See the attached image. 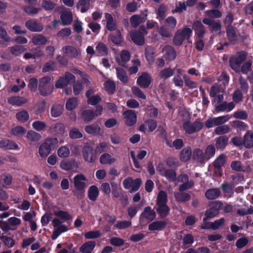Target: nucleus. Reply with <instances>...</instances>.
Segmentation results:
<instances>
[{"label": "nucleus", "instance_id": "f257e3e1", "mask_svg": "<svg viewBox=\"0 0 253 253\" xmlns=\"http://www.w3.org/2000/svg\"><path fill=\"white\" fill-rule=\"evenodd\" d=\"M75 190L73 194L78 199H82L84 196L87 179L83 174L75 175L73 178Z\"/></svg>", "mask_w": 253, "mask_h": 253}, {"label": "nucleus", "instance_id": "f03ea898", "mask_svg": "<svg viewBox=\"0 0 253 253\" xmlns=\"http://www.w3.org/2000/svg\"><path fill=\"white\" fill-rule=\"evenodd\" d=\"M192 34V30L189 27L177 30L173 38V43L176 46L181 45L184 40H188Z\"/></svg>", "mask_w": 253, "mask_h": 253}, {"label": "nucleus", "instance_id": "7ed1b4c3", "mask_svg": "<svg viewBox=\"0 0 253 253\" xmlns=\"http://www.w3.org/2000/svg\"><path fill=\"white\" fill-rule=\"evenodd\" d=\"M21 220L15 216L9 217L7 221L0 220V228L4 233L15 230L21 224Z\"/></svg>", "mask_w": 253, "mask_h": 253}, {"label": "nucleus", "instance_id": "20e7f679", "mask_svg": "<svg viewBox=\"0 0 253 253\" xmlns=\"http://www.w3.org/2000/svg\"><path fill=\"white\" fill-rule=\"evenodd\" d=\"M185 115V121L183 124V128L185 132L188 134H193L195 132L199 131L203 127L202 123L199 121H195L191 123L189 121V116L187 113Z\"/></svg>", "mask_w": 253, "mask_h": 253}, {"label": "nucleus", "instance_id": "39448f33", "mask_svg": "<svg viewBox=\"0 0 253 253\" xmlns=\"http://www.w3.org/2000/svg\"><path fill=\"white\" fill-rule=\"evenodd\" d=\"M56 138H50L45 140L39 146L38 152L41 157L46 158L51 152V147L58 143Z\"/></svg>", "mask_w": 253, "mask_h": 253}, {"label": "nucleus", "instance_id": "423d86ee", "mask_svg": "<svg viewBox=\"0 0 253 253\" xmlns=\"http://www.w3.org/2000/svg\"><path fill=\"white\" fill-rule=\"evenodd\" d=\"M53 227V233L51 236L52 240L57 239L62 233L68 230V227L62 223V221L57 218H54L52 221Z\"/></svg>", "mask_w": 253, "mask_h": 253}, {"label": "nucleus", "instance_id": "0eeeda50", "mask_svg": "<svg viewBox=\"0 0 253 253\" xmlns=\"http://www.w3.org/2000/svg\"><path fill=\"white\" fill-rule=\"evenodd\" d=\"M247 54L245 52H240L230 59V65L231 68L236 72H240L241 64L246 59Z\"/></svg>", "mask_w": 253, "mask_h": 253}, {"label": "nucleus", "instance_id": "6e6552de", "mask_svg": "<svg viewBox=\"0 0 253 253\" xmlns=\"http://www.w3.org/2000/svg\"><path fill=\"white\" fill-rule=\"evenodd\" d=\"M82 154L85 161L93 163L97 159L96 151L88 145H84L82 149Z\"/></svg>", "mask_w": 253, "mask_h": 253}, {"label": "nucleus", "instance_id": "1a4fd4ad", "mask_svg": "<svg viewBox=\"0 0 253 253\" xmlns=\"http://www.w3.org/2000/svg\"><path fill=\"white\" fill-rule=\"evenodd\" d=\"M231 119L229 115L221 116L215 118H210L205 122V126L208 128L224 124Z\"/></svg>", "mask_w": 253, "mask_h": 253}, {"label": "nucleus", "instance_id": "9d476101", "mask_svg": "<svg viewBox=\"0 0 253 253\" xmlns=\"http://www.w3.org/2000/svg\"><path fill=\"white\" fill-rule=\"evenodd\" d=\"M142 183V181L139 178H136L135 180L131 177H128L125 179L123 184L124 188L126 189L130 188V192L132 193L133 192L137 191L140 187Z\"/></svg>", "mask_w": 253, "mask_h": 253}, {"label": "nucleus", "instance_id": "9b49d317", "mask_svg": "<svg viewBox=\"0 0 253 253\" xmlns=\"http://www.w3.org/2000/svg\"><path fill=\"white\" fill-rule=\"evenodd\" d=\"M75 79V77L73 74L67 72L56 82L55 86L57 88H62L70 84Z\"/></svg>", "mask_w": 253, "mask_h": 253}, {"label": "nucleus", "instance_id": "f8f14e48", "mask_svg": "<svg viewBox=\"0 0 253 253\" xmlns=\"http://www.w3.org/2000/svg\"><path fill=\"white\" fill-rule=\"evenodd\" d=\"M176 180H177L178 182L183 183L182 184L180 185L179 187V190L181 192L190 189L194 185V183L192 181H189L188 176L186 174H182L179 175L177 178H176Z\"/></svg>", "mask_w": 253, "mask_h": 253}, {"label": "nucleus", "instance_id": "ddd939ff", "mask_svg": "<svg viewBox=\"0 0 253 253\" xmlns=\"http://www.w3.org/2000/svg\"><path fill=\"white\" fill-rule=\"evenodd\" d=\"M111 186L112 194L114 198H121V200H125L127 202V196H122V189L120 183L113 181L111 182Z\"/></svg>", "mask_w": 253, "mask_h": 253}, {"label": "nucleus", "instance_id": "4468645a", "mask_svg": "<svg viewBox=\"0 0 253 253\" xmlns=\"http://www.w3.org/2000/svg\"><path fill=\"white\" fill-rule=\"evenodd\" d=\"M84 130L87 133L92 135L102 136L104 135V131L97 124L86 125Z\"/></svg>", "mask_w": 253, "mask_h": 253}, {"label": "nucleus", "instance_id": "2eb2a0df", "mask_svg": "<svg viewBox=\"0 0 253 253\" xmlns=\"http://www.w3.org/2000/svg\"><path fill=\"white\" fill-rule=\"evenodd\" d=\"M157 170L160 172V174L166 177V178L170 182H174L176 180V174L175 171L172 169H166L162 167L159 166Z\"/></svg>", "mask_w": 253, "mask_h": 253}, {"label": "nucleus", "instance_id": "dca6fc26", "mask_svg": "<svg viewBox=\"0 0 253 253\" xmlns=\"http://www.w3.org/2000/svg\"><path fill=\"white\" fill-rule=\"evenodd\" d=\"M96 91L93 88L88 89L85 93L88 103L92 105H95L99 103L101 98L99 95L95 94Z\"/></svg>", "mask_w": 253, "mask_h": 253}, {"label": "nucleus", "instance_id": "f3484780", "mask_svg": "<svg viewBox=\"0 0 253 253\" xmlns=\"http://www.w3.org/2000/svg\"><path fill=\"white\" fill-rule=\"evenodd\" d=\"M130 57V53L126 50H122L119 54L115 56L116 62L121 66H125Z\"/></svg>", "mask_w": 253, "mask_h": 253}, {"label": "nucleus", "instance_id": "a211bd4d", "mask_svg": "<svg viewBox=\"0 0 253 253\" xmlns=\"http://www.w3.org/2000/svg\"><path fill=\"white\" fill-rule=\"evenodd\" d=\"M25 27L33 32H40L43 29L42 24L33 19L27 21L25 22Z\"/></svg>", "mask_w": 253, "mask_h": 253}, {"label": "nucleus", "instance_id": "6ab92c4d", "mask_svg": "<svg viewBox=\"0 0 253 253\" xmlns=\"http://www.w3.org/2000/svg\"><path fill=\"white\" fill-rule=\"evenodd\" d=\"M123 116L125 123L128 126H132L136 122V115L135 111L128 110L124 112Z\"/></svg>", "mask_w": 253, "mask_h": 253}, {"label": "nucleus", "instance_id": "aec40b11", "mask_svg": "<svg viewBox=\"0 0 253 253\" xmlns=\"http://www.w3.org/2000/svg\"><path fill=\"white\" fill-rule=\"evenodd\" d=\"M62 49L64 54L72 58H76L81 54L80 49L72 45L65 46Z\"/></svg>", "mask_w": 253, "mask_h": 253}, {"label": "nucleus", "instance_id": "412c9836", "mask_svg": "<svg viewBox=\"0 0 253 253\" xmlns=\"http://www.w3.org/2000/svg\"><path fill=\"white\" fill-rule=\"evenodd\" d=\"M235 107L234 102H231L228 103L226 101H223L219 104H214L215 109L217 112H227L231 111Z\"/></svg>", "mask_w": 253, "mask_h": 253}, {"label": "nucleus", "instance_id": "4be33fe9", "mask_svg": "<svg viewBox=\"0 0 253 253\" xmlns=\"http://www.w3.org/2000/svg\"><path fill=\"white\" fill-rule=\"evenodd\" d=\"M53 213L54 215L62 221H68L72 219L71 215L67 211H61L57 208L53 209Z\"/></svg>", "mask_w": 253, "mask_h": 253}, {"label": "nucleus", "instance_id": "5701e85b", "mask_svg": "<svg viewBox=\"0 0 253 253\" xmlns=\"http://www.w3.org/2000/svg\"><path fill=\"white\" fill-rule=\"evenodd\" d=\"M156 217L155 211L150 207H147L144 208L143 211L141 213V219H145L148 222L153 220Z\"/></svg>", "mask_w": 253, "mask_h": 253}, {"label": "nucleus", "instance_id": "b1692460", "mask_svg": "<svg viewBox=\"0 0 253 253\" xmlns=\"http://www.w3.org/2000/svg\"><path fill=\"white\" fill-rule=\"evenodd\" d=\"M151 82L150 75L147 73H143L137 79V83L142 87H147Z\"/></svg>", "mask_w": 253, "mask_h": 253}, {"label": "nucleus", "instance_id": "393cba45", "mask_svg": "<svg viewBox=\"0 0 253 253\" xmlns=\"http://www.w3.org/2000/svg\"><path fill=\"white\" fill-rule=\"evenodd\" d=\"M162 52L165 58L169 60H174L176 56V52L174 48L170 46L167 45L164 47L162 49Z\"/></svg>", "mask_w": 253, "mask_h": 253}, {"label": "nucleus", "instance_id": "a878e982", "mask_svg": "<svg viewBox=\"0 0 253 253\" xmlns=\"http://www.w3.org/2000/svg\"><path fill=\"white\" fill-rule=\"evenodd\" d=\"M73 18L72 12L67 10H64L60 15L61 22L63 26L70 25L73 21Z\"/></svg>", "mask_w": 253, "mask_h": 253}, {"label": "nucleus", "instance_id": "bb28decb", "mask_svg": "<svg viewBox=\"0 0 253 253\" xmlns=\"http://www.w3.org/2000/svg\"><path fill=\"white\" fill-rule=\"evenodd\" d=\"M0 147L6 150H19L18 145L14 141L8 139L0 140Z\"/></svg>", "mask_w": 253, "mask_h": 253}, {"label": "nucleus", "instance_id": "cd10ccee", "mask_svg": "<svg viewBox=\"0 0 253 253\" xmlns=\"http://www.w3.org/2000/svg\"><path fill=\"white\" fill-rule=\"evenodd\" d=\"M96 245L94 241H89L83 244L79 250L82 253H91Z\"/></svg>", "mask_w": 253, "mask_h": 253}, {"label": "nucleus", "instance_id": "c85d7f7f", "mask_svg": "<svg viewBox=\"0 0 253 253\" xmlns=\"http://www.w3.org/2000/svg\"><path fill=\"white\" fill-rule=\"evenodd\" d=\"M192 28L194 29L196 35H197L199 38H202L206 33V30L202 23L199 21L195 22L193 24Z\"/></svg>", "mask_w": 253, "mask_h": 253}, {"label": "nucleus", "instance_id": "c756f323", "mask_svg": "<svg viewBox=\"0 0 253 253\" xmlns=\"http://www.w3.org/2000/svg\"><path fill=\"white\" fill-rule=\"evenodd\" d=\"M7 101L12 105L20 106L26 103L27 102V99L23 97L15 96L8 98Z\"/></svg>", "mask_w": 253, "mask_h": 253}, {"label": "nucleus", "instance_id": "7c9ffc66", "mask_svg": "<svg viewBox=\"0 0 253 253\" xmlns=\"http://www.w3.org/2000/svg\"><path fill=\"white\" fill-rule=\"evenodd\" d=\"M130 36L131 40L135 43L138 45H142L144 44V37L140 32L136 31H131L130 33Z\"/></svg>", "mask_w": 253, "mask_h": 253}, {"label": "nucleus", "instance_id": "2f4dec72", "mask_svg": "<svg viewBox=\"0 0 253 253\" xmlns=\"http://www.w3.org/2000/svg\"><path fill=\"white\" fill-rule=\"evenodd\" d=\"M116 161L117 159L108 153L103 154L99 158V162L102 165H111Z\"/></svg>", "mask_w": 253, "mask_h": 253}, {"label": "nucleus", "instance_id": "473e14b6", "mask_svg": "<svg viewBox=\"0 0 253 253\" xmlns=\"http://www.w3.org/2000/svg\"><path fill=\"white\" fill-rule=\"evenodd\" d=\"M26 138L30 144L39 141L42 138L41 135L33 130H29L26 134Z\"/></svg>", "mask_w": 253, "mask_h": 253}, {"label": "nucleus", "instance_id": "72a5a7b5", "mask_svg": "<svg viewBox=\"0 0 253 253\" xmlns=\"http://www.w3.org/2000/svg\"><path fill=\"white\" fill-rule=\"evenodd\" d=\"M105 17L106 20V28L109 31H114L117 29V26L116 22L114 21L112 15L108 13L105 14Z\"/></svg>", "mask_w": 253, "mask_h": 253}, {"label": "nucleus", "instance_id": "f704fd0d", "mask_svg": "<svg viewBox=\"0 0 253 253\" xmlns=\"http://www.w3.org/2000/svg\"><path fill=\"white\" fill-rule=\"evenodd\" d=\"M244 146L247 148L253 147V131H248L244 135Z\"/></svg>", "mask_w": 253, "mask_h": 253}, {"label": "nucleus", "instance_id": "c9c22d12", "mask_svg": "<svg viewBox=\"0 0 253 253\" xmlns=\"http://www.w3.org/2000/svg\"><path fill=\"white\" fill-rule=\"evenodd\" d=\"M225 221L223 218H221L218 220H216L212 222L208 223L204 226H202V229H209L211 228L213 230H215L218 228L220 226L222 225Z\"/></svg>", "mask_w": 253, "mask_h": 253}, {"label": "nucleus", "instance_id": "e433bc0d", "mask_svg": "<svg viewBox=\"0 0 253 253\" xmlns=\"http://www.w3.org/2000/svg\"><path fill=\"white\" fill-rule=\"evenodd\" d=\"M32 42L35 45L45 44L47 42V38L41 34L34 35L32 39Z\"/></svg>", "mask_w": 253, "mask_h": 253}, {"label": "nucleus", "instance_id": "4c0bfd02", "mask_svg": "<svg viewBox=\"0 0 253 253\" xmlns=\"http://www.w3.org/2000/svg\"><path fill=\"white\" fill-rule=\"evenodd\" d=\"M225 87H222L219 84H215L211 87L210 91V96L214 97L216 95L224 93L225 92Z\"/></svg>", "mask_w": 253, "mask_h": 253}, {"label": "nucleus", "instance_id": "58836bf2", "mask_svg": "<svg viewBox=\"0 0 253 253\" xmlns=\"http://www.w3.org/2000/svg\"><path fill=\"white\" fill-rule=\"evenodd\" d=\"M65 126L61 123L52 125L49 128V131L54 134H63L65 132Z\"/></svg>", "mask_w": 253, "mask_h": 253}, {"label": "nucleus", "instance_id": "ea45409f", "mask_svg": "<svg viewBox=\"0 0 253 253\" xmlns=\"http://www.w3.org/2000/svg\"><path fill=\"white\" fill-rule=\"evenodd\" d=\"M220 195V191L218 188H211L206 191L205 196L208 200H214Z\"/></svg>", "mask_w": 253, "mask_h": 253}, {"label": "nucleus", "instance_id": "a19ab883", "mask_svg": "<svg viewBox=\"0 0 253 253\" xmlns=\"http://www.w3.org/2000/svg\"><path fill=\"white\" fill-rule=\"evenodd\" d=\"M193 158L200 163H203L207 160L205 154H204L202 150L198 148L194 150Z\"/></svg>", "mask_w": 253, "mask_h": 253}, {"label": "nucleus", "instance_id": "79ce46f5", "mask_svg": "<svg viewBox=\"0 0 253 253\" xmlns=\"http://www.w3.org/2000/svg\"><path fill=\"white\" fill-rule=\"evenodd\" d=\"M226 35L229 41L234 43L237 39L235 29L233 26L226 27Z\"/></svg>", "mask_w": 253, "mask_h": 253}, {"label": "nucleus", "instance_id": "37998d69", "mask_svg": "<svg viewBox=\"0 0 253 253\" xmlns=\"http://www.w3.org/2000/svg\"><path fill=\"white\" fill-rule=\"evenodd\" d=\"M64 110L63 105L58 104H54L51 108V115L54 118L60 116Z\"/></svg>", "mask_w": 253, "mask_h": 253}, {"label": "nucleus", "instance_id": "c03bdc74", "mask_svg": "<svg viewBox=\"0 0 253 253\" xmlns=\"http://www.w3.org/2000/svg\"><path fill=\"white\" fill-rule=\"evenodd\" d=\"M99 195V190L97 186L92 185L89 187L88 189V197L89 199L92 201L96 200Z\"/></svg>", "mask_w": 253, "mask_h": 253}, {"label": "nucleus", "instance_id": "a18cd8bd", "mask_svg": "<svg viewBox=\"0 0 253 253\" xmlns=\"http://www.w3.org/2000/svg\"><path fill=\"white\" fill-rule=\"evenodd\" d=\"M156 211L161 218L166 217L169 212V208L167 205H157Z\"/></svg>", "mask_w": 253, "mask_h": 253}, {"label": "nucleus", "instance_id": "49530a36", "mask_svg": "<svg viewBox=\"0 0 253 253\" xmlns=\"http://www.w3.org/2000/svg\"><path fill=\"white\" fill-rule=\"evenodd\" d=\"M166 223L163 221H156L153 222L149 225V230L150 231L161 230L165 227Z\"/></svg>", "mask_w": 253, "mask_h": 253}, {"label": "nucleus", "instance_id": "de8ad7c7", "mask_svg": "<svg viewBox=\"0 0 253 253\" xmlns=\"http://www.w3.org/2000/svg\"><path fill=\"white\" fill-rule=\"evenodd\" d=\"M167 194L164 191H160L157 195L156 204L157 205H167Z\"/></svg>", "mask_w": 253, "mask_h": 253}, {"label": "nucleus", "instance_id": "09e8293b", "mask_svg": "<svg viewBox=\"0 0 253 253\" xmlns=\"http://www.w3.org/2000/svg\"><path fill=\"white\" fill-rule=\"evenodd\" d=\"M96 51L99 56H105L107 55L108 49L106 45L102 42H99L96 46Z\"/></svg>", "mask_w": 253, "mask_h": 253}, {"label": "nucleus", "instance_id": "8fccbe9b", "mask_svg": "<svg viewBox=\"0 0 253 253\" xmlns=\"http://www.w3.org/2000/svg\"><path fill=\"white\" fill-rule=\"evenodd\" d=\"M192 155L191 148L187 147L183 149L180 155V159L183 162H186L190 160Z\"/></svg>", "mask_w": 253, "mask_h": 253}, {"label": "nucleus", "instance_id": "3c124183", "mask_svg": "<svg viewBox=\"0 0 253 253\" xmlns=\"http://www.w3.org/2000/svg\"><path fill=\"white\" fill-rule=\"evenodd\" d=\"M90 6L89 0H80L77 5L78 9L82 13L85 12Z\"/></svg>", "mask_w": 253, "mask_h": 253}, {"label": "nucleus", "instance_id": "603ef678", "mask_svg": "<svg viewBox=\"0 0 253 253\" xmlns=\"http://www.w3.org/2000/svg\"><path fill=\"white\" fill-rule=\"evenodd\" d=\"M16 119L21 123H24L28 121L29 115L27 111L22 110L18 112L15 115Z\"/></svg>", "mask_w": 253, "mask_h": 253}, {"label": "nucleus", "instance_id": "864d4df0", "mask_svg": "<svg viewBox=\"0 0 253 253\" xmlns=\"http://www.w3.org/2000/svg\"><path fill=\"white\" fill-rule=\"evenodd\" d=\"M78 104V101L76 97H72L68 99L65 104L67 110L72 111L75 109Z\"/></svg>", "mask_w": 253, "mask_h": 253}, {"label": "nucleus", "instance_id": "5fc2aeb1", "mask_svg": "<svg viewBox=\"0 0 253 253\" xmlns=\"http://www.w3.org/2000/svg\"><path fill=\"white\" fill-rule=\"evenodd\" d=\"M173 70L170 68H167L160 71L159 73V77L160 79L166 80L173 75Z\"/></svg>", "mask_w": 253, "mask_h": 253}, {"label": "nucleus", "instance_id": "6e6d98bb", "mask_svg": "<svg viewBox=\"0 0 253 253\" xmlns=\"http://www.w3.org/2000/svg\"><path fill=\"white\" fill-rule=\"evenodd\" d=\"M155 50L151 46H147L145 49V57L149 64H152L154 61Z\"/></svg>", "mask_w": 253, "mask_h": 253}, {"label": "nucleus", "instance_id": "4d7b16f0", "mask_svg": "<svg viewBox=\"0 0 253 253\" xmlns=\"http://www.w3.org/2000/svg\"><path fill=\"white\" fill-rule=\"evenodd\" d=\"M228 139L225 136L219 137L216 141L215 146L217 149L223 150L227 144Z\"/></svg>", "mask_w": 253, "mask_h": 253}, {"label": "nucleus", "instance_id": "13d9d810", "mask_svg": "<svg viewBox=\"0 0 253 253\" xmlns=\"http://www.w3.org/2000/svg\"><path fill=\"white\" fill-rule=\"evenodd\" d=\"M81 117L85 122H90L94 118V112L90 110H84L82 113Z\"/></svg>", "mask_w": 253, "mask_h": 253}, {"label": "nucleus", "instance_id": "bf43d9fd", "mask_svg": "<svg viewBox=\"0 0 253 253\" xmlns=\"http://www.w3.org/2000/svg\"><path fill=\"white\" fill-rule=\"evenodd\" d=\"M69 137L73 139H79L83 136L82 132L77 127H72L69 133Z\"/></svg>", "mask_w": 253, "mask_h": 253}, {"label": "nucleus", "instance_id": "052dcab7", "mask_svg": "<svg viewBox=\"0 0 253 253\" xmlns=\"http://www.w3.org/2000/svg\"><path fill=\"white\" fill-rule=\"evenodd\" d=\"M116 70L118 78L122 82L126 83L128 81V77L126 71L121 68H116Z\"/></svg>", "mask_w": 253, "mask_h": 253}, {"label": "nucleus", "instance_id": "680f3d73", "mask_svg": "<svg viewBox=\"0 0 253 253\" xmlns=\"http://www.w3.org/2000/svg\"><path fill=\"white\" fill-rule=\"evenodd\" d=\"M174 197L177 201L180 202H185L189 201L191 198L190 195L188 193L179 192L174 193Z\"/></svg>", "mask_w": 253, "mask_h": 253}, {"label": "nucleus", "instance_id": "e2e57ef3", "mask_svg": "<svg viewBox=\"0 0 253 253\" xmlns=\"http://www.w3.org/2000/svg\"><path fill=\"white\" fill-rule=\"evenodd\" d=\"M11 133L16 136H21L26 132V129L22 126H16L11 130Z\"/></svg>", "mask_w": 253, "mask_h": 253}, {"label": "nucleus", "instance_id": "0e129e2a", "mask_svg": "<svg viewBox=\"0 0 253 253\" xmlns=\"http://www.w3.org/2000/svg\"><path fill=\"white\" fill-rule=\"evenodd\" d=\"M53 88V86L51 85L39 86V90L42 96H47L50 94L52 92Z\"/></svg>", "mask_w": 253, "mask_h": 253}, {"label": "nucleus", "instance_id": "69168bd1", "mask_svg": "<svg viewBox=\"0 0 253 253\" xmlns=\"http://www.w3.org/2000/svg\"><path fill=\"white\" fill-rule=\"evenodd\" d=\"M110 39L111 41L114 44L119 45L121 44L122 42V37L121 36V32L117 31L115 34H112L110 36Z\"/></svg>", "mask_w": 253, "mask_h": 253}, {"label": "nucleus", "instance_id": "338daca9", "mask_svg": "<svg viewBox=\"0 0 253 253\" xmlns=\"http://www.w3.org/2000/svg\"><path fill=\"white\" fill-rule=\"evenodd\" d=\"M101 232L99 230H91L84 234V237L86 239H93L101 236Z\"/></svg>", "mask_w": 253, "mask_h": 253}, {"label": "nucleus", "instance_id": "774afa93", "mask_svg": "<svg viewBox=\"0 0 253 253\" xmlns=\"http://www.w3.org/2000/svg\"><path fill=\"white\" fill-rule=\"evenodd\" d=\"M104 86L106 91L109 93H113L116 89V84L114 81L108 80L104 83Z\"/></svg>", "mask_w": 253, "mask_h": 253}]
</instances>
